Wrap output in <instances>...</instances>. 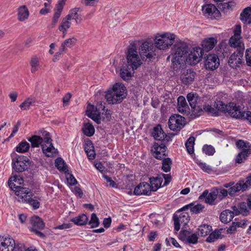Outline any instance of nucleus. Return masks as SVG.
<instances>
[{
	"instance_id": "1",
	"label": "nucleus",
	"mask_w": 251,
	"mask_h": 251,
	"mask_svg": "<svg viewBox=\"0 0 251 251\" xmlns=\"http://www.w3.org/2000/svg\"><path fill=\"white\" fill-rule=\"evenodd\" d=\"M176 35L171 32L157 33L154 37V44L143 42L140 48V55L143 60H151L156 55L157 49L166 50L174 43Z\"/></svg>"
},
{
	"instance_id": "2",
	"label": "nucleus",
	"mask_w": 251,
	"mask_h": 251,
	"mask_svg": "<svg viewBox=\"0 0 251 251\" xmlns=\"http://www.w3.org/2000/svg\"><path fill=\"white\" fill-rule=\"evenodd\" d=\"M172 63L174 68L185 62L186 57L188 52V46L184 42L179 41L176 43L172 49Z\"/></svg>"
},
{
	"instance_id": "3",
	"label": "nucleus",
	"mask_w": 251,
	"mask_h": 251,
	"mask_svg": "<svg viewBox=\"0 0 251 251\" xmlns=\"http://www.w3.org/2000/svg\"><path fill=\"white\" fill-rule=\"evenodd\" d=\"M214 106L218 110L228 114L235 119H247V112L241 111L239 106L235 103L230 102L228 105L219 100L215 102Z\"/></svg>"
},
{
	"instance_id": "4",
	"label": "nucleus",
	"mask_w": 251,
	"mask_h": 251,
	"mask_svg": "<svg viewBox=\"0 0 251 251\" xmlns=\"http://www.w3.org/2000/svg\"><path fill=\"white\" fill-rule=\"evenodd\" d=\"M23 244L16 242L9 235H0V251H23Z\"/></svg>"
},
{
	"instance_id": "5",
	"label": "nucleus",
	"mask_w": 251,
	"mask_h": 251,
	"mask_svg": "<svg viewBox=\"0 0 251 251\" xmlns=\"http://www.w3.org/2000/svg\"><path fill=\"white\" fill-rule=\"evenodd\" d=\"M236 145L238 149L242 150L235 158V162L240 164L246 160L251 154V144L248 142L239 140L236 142Z\"/></svg>"
},
{
	"instance_id": "6",
	"label": "nucleus",
	"mask_w": 251,
	"mask_h": 251,
	"mask_svg": "<svg viewBox=\"0 0 251 251\" xmlns=\"http://www.w3.org/2000/svg\"><path fill=\"white\" fill-rule=\"evenodd\" d=\"M126 60L128 67H130L132 71L136 70L142 64L137 51L133 47L128 49Z\"/></svg>"
},
{
	"instance_id": "7",
	"label": "nucleus",
	"mask_w": 251,
	"mask_h": 251,
	"mask_svg": "<svg viewBox=\"0 0 251 251\" xmlns=\"http://www.w3.org/2000/svg\"><path fill=\"white\" fill-rule=\"evenodd\" d=\"M185 125V119L178 114L172 115L169 120L168 126L170 129L173 131H179Z\"/></svg>"
},
{
	"instance_id": "8",
	"label": "nucleus",
	"mask_w": 251,
	"mask_h": 251,
	"mask_svg": "<svg viewBox=\"0 0 251 251\" xmlns=\"http://www.w3.org/2000/svg\"><path fill=\"white\" fill-rule=\"evenodd\" d=\"M203 54V51L201 48H194L191 50L188 56H186L185 61L191 65H195L201 60Z\"/></svg>"
},
{
	"instance_id": "9",
	"label": "nucleus",
	"mask_w": 251,
	"mask_h": 251,
	"mask_svg": "<svg viewBox=\"0 0 251 251\" xmlns=\"http://www.w3.org/2000/svg\"><path fill=\"white\" fill-rule=\"evenodd\" d=\"M181 210L177 211V213L174 215L175 230L178 231L180 229V225L186 226L189 221V214L187 212L180 213Z\"/></svg>"
},
{
	"instance_id": "10",
	"label": "nucleus",
	"mask_w": 251,
	"mask_h": 251,
	"mask_svg": "<svg viewBox=\"0 0 251 251\" xmlns=\"http://www.w3.org/2000/svg\"><path fill=\"white\" fill-rule=\"evenodd\" d=\"M244 51L242 48L241 50H236L230 55L228 62L231 68L233 69L239 68L240 65L243 63L242 58Z\"/></svg>"
},
{
	"instance_id": "11",
	"label": "nucleus",
	"mask_w": 251,
	"mask_h": 251,
	"mask_svg": "<svg viewBox=\"0 0 251 251\" xmlns=\"http://www.w3.org/2000/svg\"><path fill=\"white\" fill-rule=\"evenodd\" d=\"M30 164L29 160L25 156H19L13 164V169L17 172H23L27 170Z\"/></svg>"
},
{
	"instance_id": "12",
	"label": "nucleus",
	"mask_w": 251,
	"mask_h": 251,
	"mask_svg": "<svg viewBox=\"0 0 251 251\" xmlns=\"http://www.w3.org/2000/svg\"><path fill=\"white\" fill-rule=\"evenodd\" d=\"M16 199L20 202H25L29 200L32 196V193L28 188H20L19 189L14 190Z\"/></svg>"
},
{
	"instance_id": "13",
	"label": "nucleus",
	"mask_w": 251,
	"mask_h": 251,
	"mask_svg": "<svg viewBox=\"0 0 251 251\" xmlns=\"http://www.w3.org/2000/svg\"><path fill=\"white\" fill-rule=\"evenodd\" d=\"M202 11L204 15L211 19H217L220 17V12L213 4H208L202 6Z\"/></svg>"
},
{
	"instance_id": "14",
	"label": "nucleus",
	"mask_w": 251,
	"mask_h": 251,
	"mask_svg": "<svg viewBox=\"0 0 251 251\" xmlns=\"http://www.w3.org/2000/svg\"><path fill=\"white\" fill-rule=\"evenodd\" d=\"M153 155L157 159H162L167 155V148L165 144L155 143L151 149Z\"/></svg>"
},
{
	"instance_id": "15",
	"label": "nucleus",
	"mask_w": 251,
	"mask_h": 251,
	"mask_svg": "<svg viewBox=\"0 0 251 251\" xmlns=\"http://www.w3.org/2000/svg\"><path fill=\"white\" fill-rule=\"evenodd\" d=\"M187 99L190 106L194 109V111H198V113L202 111V109L200 108L199 106L198 105V103L200 101L201 99L197 93L192 92L188 94Z\"/></svg>"
},
{
	"instance_id": "16",
	"label": "nucleus",
	"mask_w": 251,
	"mask_h": 251,
	"mask_svg": "<svg viewBox=\"0 0 251 251\" xmlns=\"http://www.w3.org/2000/svg\"><path fill=\"white\" fill-rule=\"evenodd\" d=\"M219 59L217 55L214 54H209L207 56L205 60V66L206 69L215 70L219 67Z\"/></svg>"
},
{
	"instance_id": "17",
	"label": "nucleus",
	"mask_w": 251,
	"mask_h": 251,
	"mask_svg": "<svg viewBox=\"0 0 251 251\" xmlns=\"http://www.w3.org/2000/svg\"><path fill=\"white\" fill-rule=\"evenodd\" d=\"M151 191L152 190L150 184L147 182H144L140 183L135 188L134 193L136 195H149Z\"/></svg>"
},
{
	"instance_id": "18",
	"label": "nucleus",
	"mask_w": 251,
	"mask_h": 251,
	"mask_svg": "<svg viewBox=\"0 0 251 251\" xmlns=\"http://www.w3.org/2000/svg\"><path fill=\"white\" fill-rule=\"evenodd\" d=\"M196 73L192 70H184L180 75V80L183 84L188 85L194 81Z\"/></svg>"
},
{
	"instance_id": "19",
	"label": "nucleus",
	"mask_w": 251,
	"mask_h": 251,
	"mask_svg": "<svg viewBox=\"0 0 251 251\" xmlns=\"http://www.w3.org/2000/svg\"><path fill=\"white\" fill-rule=\"evenodd\" d=\"M24 183V180L20 176L15 175L10 177L8 181V184L9 188L14 191L15 189L18 190L22 188L20 185Z\"/></svg>"
},
{
	"instance_id": "20",
	"label": "nucleus",
	"mask_w": 251,
	"mask_h": 251,
	"mask_svg": "<svg viewBox=\"0 0 251 251\" xmlns=\"http://www.w3.org/2000/svg\"><path fill=\"white\" fill-rule=\"evenodd\" d=\"M42 148L43 153L48 157H52L57 153V150L53 146L51 141L42 145Z\"/></svg>"
},
{
	"instance_id": "21",
	"label": "nucleus",
	"mask_w": 251,
	"mask_h": 251,
	"mask_svg": "<svg viewBox=\"0 0 251 251\" xmlns=\"http://www.w3.org/2000/svg\"><path fill=\"white\" fill-rule=\"evenodd\" d=\"M94 105L89 104L86 110V115L96 123L99 124L101 122L100 114L94 112Z\"/></svg>"
},
{
	"instance_id": "22",
	"label": "nucleus",
	"mask_w": 251,
	"mask_h": 251,
	"mask_svg": "<svg viewBox=\"0 0 251 251\" xmlns=\"http://www.w3.org/2000/svg\"><path fill=\"white\" fill-rule=\"evenodd\" d=\"M107 101L109 103L114 104L122 102L124 98L121 97L120 95H118L115 92L109 90L105 96Z\"/></svg>"
},
{
	"instance_id": "23",
	"label": "nucleus",
	"mask_w": 251,
	"mask_h": 251,
	"mask_svg": "<svg viewBox=\"0 0 251 251\" xmlns=\"http://www.w3.org/2000/svg\"><path fill=\"white\" fill-rule=\"evenodd\" d=\"M248 205L245 202H241L239 204L238 207L233 206L231 207L232 209L234 211L235 215L241 214L244 216H247L250 214V211L248 209Z\"/></svg>"
},
{
	"instance_id": "24",
	"label": "nucleus",
	"mask_w": 251,
	"mask_h": 251,
	"mask_svg": "<svg viewBox=\"0 0 251 251\" xmlns=\"http://www.w3.org/2000/svg\"><path fill=\"white\" fill-rule=\"evenodd\" d=\"M217 198V194L215 192L208 193L207 190H205L199 197V199L204 201L207 203L212 204Z\"/></svg>"
},
{
	"instance_id": "25",
	"label": "nucleus",
	"mask_w": 251,
	"mask_h": 251,
	"mask_svg": "<svg viewBox=\"0 0 251 251\" xmlns=\"http://www.w3.org/2000/svg\"><path fill=\"white\" fill-rule=\"evenodd\" d=\"M217 43V40L214 37L205 39L201 43L202 51H208L212 50Z\"/></svg>"
},
{
	"instance_id": "26",
	"label": "nucleus",
	"mask_w": 251,
	"mask_h": 251,
	"mask_svg": "<svg viewBox=\"0 0 251 251\" xmlns=\"http://www.w3.org/2000/svg\"><path fill=\"white\" fill-rule=\"evenodd\" d=\"M17 19L20 22L26 20L29 16V12L25 5L20 6L17 9Z\"/></svg>"
},
{
	"instance_id": "27",
	"label": "nucleus",
	"mask_w": 251,
	"mask_h": 251,
	"mask_svg": "<svg viewBox=\"0 0 251 251\" xmlns=\"http://www.w3.org/2000/svg\"><path fill=\"white\" fill-rule=\"evenodd\" d=\"M30 222L32 225V231L42 230L45 226L43 221L39 217L34 216L31 217Z\"/></svg>"
},
{
	"instance_id": "28",
	"label": "nucleus",
	"mask_w": 251,
	"mask_h": 251,
	"mask_svg": "<svg viewBox=\"0 0 251 251\" xmlns=\"http://www.w3.org/2000/svg\"><path fill=\"white\" fill-rule=\"evenodd\" d=\"M71 20L66 16L62 19L61 23L58 26V30L63 34V37H64L67 32L68 29L71 26L72 23Z\"/></svg>"
},
{
	"instance_id": "29",
	"label": "nucleus",
	"mask_w": 251,
	"mask_h": 251,
	"mask_svg": "<svg viewBox=\"0 0 251 251\" xmlns=\"http://www.w3.org/2000/svg\"><path fill=\"white\" fill-rule=\"evenodd\" d=\"M229 43L231 47L237 48L236 50H245L244 44L241 40V37L232 36L229 40Z\"/></svg>"
},
{
	"instance_id": "30",
	"label": "nucleus",
	"mask_w": 251,
	"mask_h": 251,
	"mask_svg": "<svg viewBox=\"0 0 251 251\" xmlns=\"http://www.w3.org/2000/svg\"><path fill=\"white\" fill-rule=\"evenodd\" d=\"M80 8L75 7L71 9L67 16L71 20H75L76 24H80L82 21L81 16L78 14Z\"/></svg>"
},
{
	"instance_id": "31",
	"label": "nucleus",
	"mask_w": 251,
	"mask_h": 251,
	"mask_svg": "<svg viewBox=\"0 0 251 251\" xmlns=\"http://www.w3.org/2000/svg\"><path fill=\"white\" fill-rule=\"evenodd\" d=\"M163 176L160 175L156 177H152L150 178L151 186L153 191H156L161 186L163 182Z\"/></svg>"
},
{
	"instance_id": "32",
	"label": "nucleus",
	"mask_w": 251,
	"mask_h": 251,
	"mask_svg": "<svg viewBox=\"0 0 251 251\" xmlns=\"http://www.w3.org/2000/svg\"><path fill=\"white\" fill-rule=\"evenodd\" d=\"M152 135L155 140L158 141L164 140L167 136L160 125L154 127Z\"/></svg>"
},
{
	"instance_id": "33",
	"label": "nucleus",
	"mask_w": 251,
	"mask_h": 251,
	"mask_svg": "<svg viewBox=\"0 0 251 251\" xmlns=\"http://www.w3.org/2000/svg\"><path fill=\"white\" fill-rule=\"evenodd\" d=\"M235 215V214L233 210L232 211L226 210L221 213L220 220L222 223H227L230 222Z\"/></svg>"
},
{
	"instance_id": "34",
	"label": "nucleus",
	"mask_w": 251,
	"mask_h": 251,
	"mask_svg": "<svg viewBox=\"0 0 251 251\" xmlns=\"http://www.w3.org/2000/svg\"><path fill=\"white\" fill-rule=\"evenodd\" d=\"M204 206L201 204H198L194 205L193 203H191L183 206L180 209V210L185 211L188 209H190V211L193 214H198L201 212Z\"/></svg>"
},
{
	"instance_id": "35",
	"label": "nucleus",
	"mask_w": 251,
	"mask_h": 251,
	"mask_svg": "<svg viewBox=\"0 0 251 251\" xmlns=\"http://www.w3.org/2000/svg\"><path fill=\"white\" fill-rule=\"evenodd\" d=\"M240 17L241 20L244 24L251 25V7L245 8L241 13Z\"/></svg>"
},
{
	"instance_id": "36",
	"label": "nucleus",
	"mask_w": 251,
	"mask_h": 251,
	"mask_svg": "<svg viewBox=\"0 0 251 251\" xmlns=\"http://www.w3.org/2000/svg\"><path fill=\"white\" fill-rule=\"evenodd\" d=\"M27 140L30 142L32 148H37L45 143L43 138L37 135H33L28 138Z\"/></svg>"
},
{
	"instance_id": "37",
	"label": "nucleus",
	"mask_w": 251,
	"mask_h": 251,
	"mask_svg": "<svg viewBox=\"0 0 251 251\" xmlns=\"http://www.w3.org/2000/svg\"><path fill=\"white\" fill-rule=\"evenodd\" d=\"M36 99L33 96H30L26 99L19 106L22 110H26L30 108L31 105H34Z\"/></svg>"
},
{
	"instance_id": "38",
	"label": "nucleus",
	"mask_w": 251,
	"mask_h": 251,
	"mask_svg": "<svg viewBox=\"0 0 251 251\" xmlns=\"http://www.w3.org/2000/svg\"><path fill=\"white\" fill-rule=\"evenodd\" d=\"M88 220V218L87 216L84 214H81L71 219V221L77 226L85 225L87 224Z\"/></svg>"
},
{
	"instance_id": "39",
	"label": "nucleus",
	"mask_w": 251,
	"mask_h": 251,
	"mask_svg": "<svg viewBox=\"0 0 251 251\" xmlns=\"http://www.w3.org/2000/svg\"><path fill=\"white\" fill-rule=\"evenodd\" d=\"M133 71L130 67H128V65L123 67L120 70V76L124 80L128 79L133 74Z\"/></svg>"
},
{
	"instance_id": "40",
	"label": "nucleus",
	"mask_w": 251,
	"mask_h": 251,
	"mask_svg": "<svg viewBox=\"0 0 251 251\" xmlns=\"http://www.w3.org/2000/svg\"><path fill=\"white\" fill-rule=\"evenodd\" d=\"M113 92H115L118 95H120L121 97L124 99L125 97V94L126 88L125 86L119 83H116L113 87L112 90H110Z\"/></svg>"
},
{
	"instance_id": "41",
	"label": "nucleus",
	"mask_w": 251,
	"mask_h": 251,
	"mask_svg": "<svg viewBox=\"0 0 251 251\" xmlns=\"http://www.w3.org/2000/svg\"><path fill=\"white\" fill-rule=\"evenodd\" d=\"M30 65L31 73H35L40 68L39 59L37 56L32 57L30 61Z\"/></svg>"
},
{
	"instance_id": "42",
	"label": "nucleus",
	"mask_w": 251,
	"mask_h": 251,
	"mask_svg": "<svg viewBox=\"0 0 251 251\" xmlns=\"http://www.w3.org/2000/svg\"><path fill=\"white\" fill-rule=\"evenodd\" d=\"M212 229L211 226L207 225H202L198 228V234L201 236H205L210 233Z\"/></svg>"
},
{
	"instance_id": "43",
	"label": "nucleus",
	"mask_w": 251,
	"mask_h": 251,
	"mask_svg": "<svg viewBox=\"0 0 251 251\" xmlns=\"http://www.w3.org/2000/svg\"><path fill=\"white\" fill-rule=\"evenodd\" d=\"M83 131L84 134L90 137L95 133V129L93 125L90 123L85 124L83 128Z\"/></svg>"
},
{
	"instance_id": "44",
	"label": "nucleus",
	"mask_w": 251,
	"mask_h": 251,
	"mask_svg": "<svg viewBox=\"0 0 251 251\" xmlns=\"http://www.w3.org/2000/svg\"><path fill=\"white\" fill-rule=\"evenodd\" d=\"M29 144L26 141H22L16 147V151L19 152L25 153L29 149Z\"/></svg>"
},
{
	"instance_id": "45",
	"label": "nucleus",
	"mask_w": 251,
	"mask_h": 251,
	"mask_svg": "<svg viewBox=\"0 0 251 251\" xmlns=\"http://www.w3.org/2000/svg\"><path fill=\"white\" fill-rule=\"evenodd\" d=\"M240 191L243 192V188L240 182V180L234 186H231L228 189V194L230 196H233L235 194Z\"/></svg>"
},
{
	"instance_id": "46",
	"label": "nucleus",
	"mask_w": 251,
	"mask_h": 251,
	"mask_svg": "<svg viewBox=\"0 0 251 251\" xmlns=\"http://www.w3.org/2000/svg\"><path fill=\"white\" fill-rule=\"evenodd\" d=\"M76 40V39L74 37H72L65 40V41L62 43L60 47L61 48V50L65 51L66 47L71 48L75 45Z\"/></svg>"
},
{
	"instance_id": "47",
	"label": "nucleus",
	"mask_w": 251,
	"mask_h": 251,
	"mask_svg": "<svg viewBox=\"0 0 251 251\" xmlns=\"http://www.w3.org/2000/svg\"><path fill=\"white\" fill-rule=\"evenodd\" d=\"M195 138L193 136L189 137L185 143V147L187 151L189 154H192L194 152V145L195 144Z\"/></svg>"
},
{
	"instance_id": "48",
	"label": "nucleus",
	"mask_w": 251,
	"mask_h": 251,
	"mask_svg": "<svg viewBox=\"0 0 251 251\" xmlns=\"http://www.w3.org/2000/svg\"><path fill=\"white\" fill-rule=\"evenodd\" d=\"M245 225V223L244 222H233L232 225L227 228L226 233L227 234H232L236 230L237 227H243Z\"/></svg>"
},
{
	"instance_id": "49",
	"label": "nucleus",
	"mask_w": 251,
	"mask_h": 251,
	"mask_svg": "<svg viewBox=\"0 0 251 251\" xmlns=\"http://www.w3.org/2000/svg\"><path fill=\"white\" fill-rule=\"evenodd\" d=\"M55 165L60 171H65L67 170L66 164L61 158H58L55 160Z\"/></svg>"
},
{
	"instance_id": "50",
	"label": "nucleus",
	"mask_w": 251,
	"mask_h": 251,
	"mask_svg": "<svg viewBox=\"0 0 251 251\" xmlns=\"http://www.w3.org/2000/svg\"><path fill=\"white\" fill-rule=\"evenodd\" d=\"M240 182L243 188V192L251 188V174L247 177V180L245 182L244 180H240Z\"/></svg>"
},
{
	"instance_id": "51",
	"label": "nucleus",
	"mask_w": 251,
	"mask_h": 251,
	"mask_svg": "<svg viewBox=\"0 0 251 251\" xmlns=\"http://www.w3.org/2000/svg\"><path fill=\"white\" fill-rule=\"evenodd\" d=\"M172 164V161L170 158H165L162 161V169L166 173L169 172L171 170V165Z\"/></svg>"
},
{
	"instance_id": "52",
	"label": "nucleus",
	"mask_w": 251,
	"mask_h": 251,
	"mask_svg": "<svg viewBox=\"0 0 251 251\" xmlns=\"http://www.w3.org/2000/svg\"><path fill=\"white\" fill-rule=\"evenodd\" d=\"M100 224L99 220L95 213H92L91 220L89 222V225L92 228H94L99 226Z\"/></svg>"
},
{
	"instance_id": "53",
	"label": "nucleus",
	"mask_w": 251,
	"mask_h": 251,
	"mask_svg": "<svg viewBox=\"0 0 251 251\" xmlns=\"http://www.w3.org/2000/svg\"><path fill=\"white\" fill-rule=\"evenodd\" d=\"M221 235L219 231H214L207 238L206 241L207 242L211 243L214 242L216 239H218Z\"/></svg>"
},
{
	"instance_id": "54",
	"label": "nucleus",
	"mask_w": 251,
	"mask_h": 251,
	"mask_svg": "<svg viewBox=\"0 0 251 251\" xmlns=\"http://www.w3.org/2000/svg\"><path fill=\"white\" fill-rule=\"evenodd\" d=\"M203 151L206 154L211 155L215 152L214 148L211 146L204 145L202 148Z\"/></svg>"
},
{
	"instance_id": "55",
	"label": "nucleus",
	"mask_w": 251,
	"mask_h": 251,
	"mask_svg": "<svg viewBox=\"0 0 251 251\" xmlns=\"http://www.w3.org/2000/svg\"><path fill=\"white\" fill-rule=\"evenodd\" d=\"M105 111V106L103 105L102 102H99L94 108V112L103 114Z\"/></svg>"
},
{
	"instance_id": "56",
	"label": "nucleus",
	"mask_w": 251,
	"mask_h": 251,
	"mask_svg": "<svg viewBox=\"0 0 251 251\" xmlns=\"http://www.w3.org/2000/svg\"><path fill=\"white\" fill-rule=\"evenodd\" d=\"M245 59L247 65L251 67V48L246 50Z\"/></svg>"
},
{
	"instance_id": "57",
	"label": "nucleus",
	"mask_w": 251,
	"mask_h": 251,
	"mask_svg": "<svg viewBox=\"0 0 251 251\" xmlns=\"http://www.w3.org/2000/svg\"><path fill=\"white\" fill-rule=\"evenodd\" d=\"M178 111L183 115H188L190 113V109L188 105L184 106H177Z\"/></svg>"
},
{
	"instance_id": "58",
	"label": "nucleus",
	"mask_w": 251,
	"mask_h": 251,
	"mask_svg": "<svg viewBox=\"0 0 251 251\" xmlns=\"http://www.w3.org/2000/svg\"><path fill=\"white\" fill-rule=\"evenodd\" d=\"M26 202L31 205L34 209H38L39 207V202L36 200L32 199L31 198L29 200H27Z\"/></svg>"
},
{
	"instance_id": "59",
	"label": "nucleus",
	"mask_w": 251,
	"mask_h": 251,
	"mask_svg": "<svg viewBox=\"0 0 251 251\" xmlns=\"http://www.w3.org/2000/svg\"><path fill=\"white\" fill-rule=\"evenodd\" d=\"M84 149L85 152L94 149V147L92 142L90 140L86 141L84 144Z\"/></svg>"
},
{
	"instance_id": "60",
	"label": "nucleus",
	"mask_w": 251,
	"mask_h": 251,
	"mask_svg": "<svg viewBox=\"0 0 251 251\" xmlns=\"http://www.w3.org/2000/svg\"><path fill=\"white\" fill-rule=\"evenodd\" d=\"M198 236L197 234L194 233L190 235H189L187 241L188 242L192 244H196L198 242Z\"/></svg>"
},
{
	"instance_id": "61",
	"label": "nucleus",
	"mask_w": 251,
	"mask_h": 251,
	"mask_svg": "<svg viewBox=\"0 0 251 251\" xmlns=\"http://www.w3.org/2000/svg\"><path fill=\"white\" fill-rule=\"evenodd\" d=\"M190 233L189 231L186 230H182L179 234V238L181 240H187Z\"/></svg>"
},
{
	"instance_id": "62",
	"label": "nucleus",
	"mask_w": 251,
	"mask_h": 251,
	"mask_svg": "<svg viewBox=\"0 0 251 251\" xmlns=\"http://www.w3.org/2000/svg\"><path fill=\"white\" fill-rule=\"evenodd\" d=\"M42 134L43 136V140L45 143H50V141H52L50 137V134L48 132L43 130L42 131Z\"/></svg>"
},
{
	"instance_id": "63",
	"label": "nucleus",
	"mask_w": 251,
	"mask_h": 251,
	"mask_svg": "<svg viewBox=\"0 0 251 251\" xmlns=\"http://www.w3.org/2000/svg\"><path fill=\"white\" fill-rule=\"evenodd\" d=\"M188 105L185 99L183 96H179L177 99V106H184Z\"/></svg>"
},
{
	"instance_id": "64",
	"label": "nucleus",
	"mask_w": 251,
	"mask_h": 251,
	"mask_svg": "<svg viewBox=\"0 0 251 251\" xmlns=\"http://www.w3.org/2000/svg\"><path fill=\"white\" fill-rule=\"evenodd\" d=\"M67 179L68 182L71 185H74L77 183V181L74 176L70 174L67 176Z\"/></svg>"
}]
</instances>
